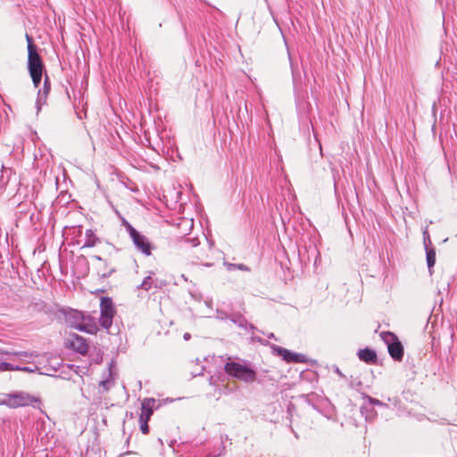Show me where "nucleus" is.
Masks as SVG:
<instances>
[{"label": "nucleus", "instance_id": "nucleus-13", "mask_svg": "<svg viewBox=\"0 0 457 457\" xmlns=\"http://www.w3.org/2000/svg\"><path fill=\"white\" fill-rule=\"evenodd\" d=\"M140 425V430L144 435H147L149 433V426L148 420H138Z\"/></svg>", "mask_w": 457, "mask_h": 457}, {"label": "nucleus", "instance_id": "nucleus-8", "mask_svg": "<svg viewBox=\"0 0 457 457\" xmlns=\"http://www.w3.org/2000/svg\"><path fill=\"white\" fill-rule=\"evenodd\" d=\"M127 228L132 237L135 245L140 249L145 254H151V245L147 238L140 235L130 224H127Z\"/></svg>", "mask_w": 457, "mask_h": 457}, {"label": "nucleus", "instance_id": "nucleus-12", "mask_svg": "<svg viewBox=\"0 0 457 457\" xmlns=\"http://www.w3.org/2000/svg\"><path fill=\"white\" fill-rule=\"evenodd\" d=\"M427 263L431 270L436 263V251L433 248L427 250Z\"/></svg>", "mask_w": 457, "mask_h": 457}, {"label": "nucleus", "instance_id": "nucleus-9", "mask_svg": "<svg viewBox=\"0 0 457 457\" xmlns=\"http://www.w3.org/2000/svg\"><path fill=\"white\" fill-rule=\"evenodd\" d=\"M278 355L282 357L284 361L287 362H294V363H300L305 361V357L303 354L295 353L290 350H287L286 348L278 347L275 349Z\"/></svg>", "mask_w": 457, "mask_h": 457}, {"label": "nucleus", "instance_id": "nucleus-7", "mask_svg": "<svg viewBox=\"0 0 457 457\" xmlns=\"http://www.w3.org/2000/svg\"><path fill=\"white\" fill-rule=\"evenodd\" d=\"M6 401L9 406L12 408H18L22 406H28L34 403L39 402V400L27 393L12 394L8 395Z\"/></svg>", "mask_w": 457, "mask_h": 457}, {"label": "nucleus", "instance_id": "nucleus-4", "mask_svg": "<svg viewBox=\"0 0 457 457\" xmlns=\"http://www.w3.org/2000/svg\"><path fill=\"white\" fill-rule=\"evenodd\" d=\"M100 324L109 329L112 324V320L116 314V310L112 300L110 297H102L100 301Z\"/></svg>", "mask_w": 457, "mask_h": 457}, {"label": "nucleus", "instance_id": "nucleus-14", "mask_svg": "<svg viewBox=\"0 0 457 457\" xmlns=\"http://www.w3.org/2000/svg\"><path fill=\"white\" fill-rule=\"evenodd\" d=\"M77 312H75L71 314V316L70 317V326L72 328V323L74 321H77V322H79L80 321V319H78L77 318Z\"/></svg>", "mask_w": 457, "mask_h": 457}, {"label": "nucleus", "instance_id": "nucleus-6", "mask_svg": "<svg viewBox=\"0 0 457 457\" xmlns=\"http://www.w3.org/2000/svg\"><path fill=\"white\" fill-rule=\"evenodd\" d=\"M77 318L80 319V321H74L72 323V328L92 335H96L97 333L98 327L92 316L84 315L82 312H77Z\"/></svg>", "mask_w": 457, "mask_h": 457}, {"label": "nucleus", "instance_id": "nucleus-10", "mask_svg": "<svg viewBox=\"0 0 457 457\" xmlns=\"http://www.w3.org/2000/svg\"><path fill=\"white\" fill-rule=\"evenodd\" d=\"M155 400L154 398H145L141 403L140 420H148L154 413Z\"/></svg>", "mask_w": 457, "mask_h": 457}, {"label": "nucleus", "instance_id": "nucleus-1", "mask_svg": "<svg viewBox=\"0 0 457 457\" xmlns=\"http://www.w3.org/2000/svg\"><path fill=\"white\" fill-rule=\"evenodd\" d=\"M25 37L28 43V68L33 84L37 87L41 82L44 65L33 38L28 33H26Z\"/></svg>", "mask_w": 457, "mask_h": 457}, {"label": "nucleus", "instance_id": "nucleus-2", "mask_svg": "<svg viewBox=\"0 0 457 457\" xmlns=\"http://www.w3.org/2000/svg\"><path fill=\"white\" fill-rule=\"evenodd\" d=\"M224 370L229 376L245 382H253L256 379V373L253 370L237 362H227Z\"/></svg>", "mask_w": 457, "mask_h": 457}, {"label": "nucleus", "instance_id": "nucleus-15", "mask_svg": "<svg viewBox=\"0 0 457 457\" xmlns=\"http://www.w3.org/2000/svg\"><path fill=\"white\" fill-rule=\"evenodd\" d=\"M5 366H6V369H7V370H18V368L14 369V368H12V367L10 364H8V363H5Z\"/></svg>", "mask_w": 457, "mask_h": 457}, {"label": "nucleus", "instance_id": "nucleus-5", "mask_svg": "<svg viewBox=\"0 0 457 457\" xmlns=\"http://www.w3.org/2000/svg\"><path fill=\"white\" fill-rule=\"evenodd\" d=\"M65 345L81 355H87L89 350L87 340L75 333H71L68 336Z\"/></svg>", "mask_w": 457, "mask_h": 457}, {"label": "nucleus", "instance_id": "nucleus-3", "mask_svg": "<svg viewBox=\"0 0 457 457\" xmlns=\"http://www.w3.org/2000/svg\"><path fill=\"white\" fill-rule=\"evenodd\" d=\"M380 337L387 345V350L390 356L394 360L401 361L403 357V346L397 336L393 332L384 331L380 334Z\"/></svg>", "mask_w": 457, "mask_h": 457}, {"label": "nucleus", "instance_id": "nucleus-11", "mask_svg": "<svg viewBox=\"0 0 457 457\" xmlns=\"http://www.w3.org/2000/svg\"><path fill=\"white\" fill-rule=\"evenodd\" d=\"M358 356L360 360L369 364H375L378 361L376 352L370 348L360 350V352L358 353Z\"/></svg>", "mask_w": 457, "mask_h": 457}]
</instances>
